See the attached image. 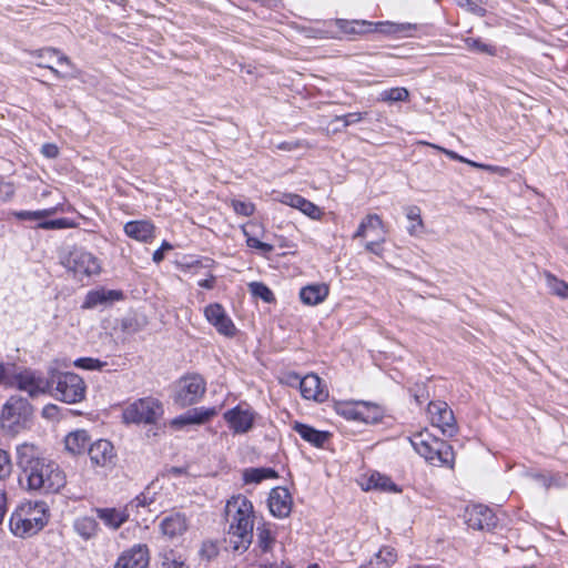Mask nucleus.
Listing matches in <instances>:
<instances>
[{"instance_id":"obj_13","label":"nucleus","mask_w":568,"mask_h":568,"mask_svg":"<svg viewBox=\"0 0 568 568\" xmlns=\"http://www.w3.org/2000/svg\"><path fill=\"white\" fill-rule=\"evenodd\" d=\"M204 315L220 334L225 336H233L235 334V326L222 305L217 303L207 305L204 310Z\"/></svg>"},{"instance_id":"obj_18","label":"nucleus","mask_w":568,"mask_h":568,"mask_svg":"<svg viewBox=\"0 0 568 568\" xmlns=\"http://www.w3.org/2000/svg\"><path fill=\"white\" fill-rule=\"evenodd\" d=\"M301 394L305 399L324 402L328 397L327 390L322 386L316 374H308L300 379Z\"/></svg>"},{"instance_id":"obj_31","label":"nucleus","mask_w":568,"mask_h":568,"mask_svg":"<svg viewBox=\"0 0 568 568\" xmlns=\"http://www.w3.org/2000/svg\"><path fill=\"white\" fill-rule=\"evenodd\" d=\"M74 530L79 536L83 539H91L97 535L98 531V523L92 517H81L74 521Z\"/></svg>"},{"instance_id":"obj_56","label":"nucleus","mask_w":568,"mask_h":568,"mask_svg":"<svg viewBox=\"0 0 568 568\" xmlns=\"http://www.w3.org/2000/svg\"><path fill=\"white\" fill-rule=\"evenodd\" d=\"M483 170H486V171H489L493 173H497L500 176H508V174L510 173V170L507 168L495 166V165H490V164H484Z\"/></svg>"},{"instance_id":"obj_6","label":"nucleus","mask_w":568,"mask_h":568,"mask_svg":"<svg viewBox=\"0 0 568 568\" xmlns=\"http://www.w3.org/2000/svg\"><path fill=\"white\" fill-rule=\"evenodd\" d=\"M32 406L26 398L11 396L1 409V427L10 434H17L27 427L32 417Z\"/></svg>"},{"instance_id":"obj_34","label":"nucleus","mask_w":568,"mask_h":568,"mask_svg":"<svg viewBox=\"0 0 568 568\" xmlns=\"http://www.w3.org/2000/svg\"><path fill=\"white\" fill-rule=\"evenodd\" d=\"M366 490L378 489L383 491H398L396 485L386 476L378 473L372 474L365 487Z\"/></svg>"},{"instance_id":"obj_16","label":"nucleus","mask_w":568,"mask_h":568,"mask_svg":"<svg viewBox=\"0 0 568 568\" xmlns=\"http://www.w3.org/2000/svg\"><path fill=\"white\" fill-rule=\"evenodd\" d=\"M33 55L42 60L41 62L38 63L39 67L50 69L59 78H65L70 73L68 71H59L58 69L50 65L48 62L50 60H52L53 58H57L58 63L60 65H65L69 69H73V64L70 61V59L65 54L60 52L58 49L43 48V49L34 51Z\"/></svg>"},{"instance_id":"obj_21","label":"nucleus","mask_w":568,"mask_h":568,"mask_svg":"<svg viewBox=\"0 0 568 568\" xmlns=\"http://www.w3.org/2000/svg\"><path fill=\"white\" fill-rule=\"evenodd\" d=\"M278 201L285 205L300 210L313 220H318L322 216V210L317 205L298 194L283 193Z\"/></svg>"},{"instance_id":"obj_50","label":"nucleus","mask_w":568,"mask_h":568,"mask_svg":"<svg viewBox=\"0 0 568 568\" xmlns=\"http://www.w3.org/2000/svg\"><path fill=\"white\" fill-rule=\"evenodd\" d=\"M458 4L463 8H466L468 11L477 14V16H480L483 17L486 12V10L484 8H481L480 6L476 4L474 1L471 0H457Z\"/></svg>"},{"instance_id":"obj_49","label":"nucleus","mask_w":568,"mask_h":568,"mask_svg":"<svg viewBox=\"0 0 568 568\" xmlns=\"http://www.w3.org/2000/svg\"><path fill=\"white\" fill-rule=\"evenodd\" d=\"M14 194V187L11 183L4 182L0 179V202H8Z\"/></svg>"},{"instance_id":"obj_17","label":"nucleus","mask_w":568,"mask_h":568,"mask_svg":"<svg viewBox=\"0 0 568 568\" xmlns=\"http://www.w3.org/2000/svg\"><path fill=\"white\" fill-rule=\"evenodd\" d=\"M149 565V550L144 545H138L123 552L114 568H146Z\"/></svg>"},{"instance_id":"obj_35","label":"nucleus","mask_w":568,"mask_h":568,"mask_svg":"<svg viewBox=\"0 0 568 568\" xmlns=\"http://www.w3.org/2000/svg\"><path fill=\"white\" fill-rule=\"evenodd\" d=\"M409 98V91L406 88H392L379 93L377 100L387 103L404 102Z\"/></svg>"},{"instance_id":"obj_14","label":"nucleus","mask_w":568,"mask_h":568,"mask_svg":"<svg viewBox=\"0 0 568 568\" xmlns=\"http://www.w3.org/2000/svg\"><path fill=\"white\" fill-rule=\"evenodd\" d=\"M292 496L284 487L273 488L268 496V508L273 516L285 518L292 510Z\"/></svg>"},{"instance_id":"obj_40","label":"nucleus","mask_w":568,"mask_h":568,"mask_svg":"<svg viewBox=\"0 0 568 568\" xmlns=\"http://www.w3.org/2000/svg\"><path fill=\"white\" fill-rule=\"evenodd\" d=\"M251 292L254 296L262 298L264 302L274 301L272 291L263 283L253 282L250 284Z\"/></svg>"},{"instance_id":"obj_23","label":"nucleus","mask_w":568,"mask_h":568,"mask_svg":"<svg viewBox=\"0 0 568 568\" xmlns=\"http://www.w3.org/2000/svg\"><path fill=\"white\" fill-rule=\"evenodd\" d=\"M155 227L146 220L130 221L124 225V233L139 242L148 243L154 239Z\"/></svg>"},{"instance_id":"obj_60","label":"nucleus","mask_w":568,"mask_h":568,"mask_svg":"<svg viewBox=\"0 0 568 568\" xmlns=\"http://www.w3.org/2000/svg\"><path fill=\"white\" fill-rule=\"evenodd\" d=\"M214 282H215L214 276H211L210 278H205V280L200 281V282H199V285H200L201 287H204V288L211 290V288H213V286H214Z\"/></svg>"},{"instance_id":"obj_64","label":"nucleus","mask_w":568,"mask_h":568,"mask_svg":"<svg viewBox=\"0 0 568 568\" xmlns=\"http://www.w3.org/2000/svg\"><path fill=\"white\" fill-rule=\"evenodd\" d=\"M136 503V506H145L146 505V498L145 496H138L134 500Z\"/></svg>"},{"instance_id":"obj_44","label":"nucleus","mask_w":568,"mask_h":568,"mask_svg":"<svg viewBox=\"0 0 568 568\" xmlns=\"http://www.w3.org/2000/svg\"><path fill=\"white\" fill-rule=\"evenodd\" d=\"M74 224L68 219H57L51 221H43L38 224L39 229L43 230H61L72 227Z\"/></svg>"},{"instance_id":"obj_45","label":"nucleus","mask_w":568,"mask_h":568,"mask_svg":"<svg viewBox=\"0 0 568 568\" xmlns=\"http://www.w3.org/2000/svg\"><path fill=\"white\" fill-rule=\"evenodd\" d=\"M74 365L77 367H80L83 369L95 371V369H102L106 365V363L101 362L97 358L82 357V358L77 359L74 362Z\"/></svg>"},{"instance_id":"obj_48","label":"nucleus","mask_w":568,"mask_h":568,"mask_svg":"<svg viewBox=\"0 0 568 568\" xmlns=\"http://www.w3.org/2000/svg\"><path fill=\"white\" fill-rule=\"evenodd\" d=\"M246 244L248 247L257 248L263 253H271L274 250V246L272 244L264 243L253 236H247Z\"/></svg>"},{"instance_id":"obj_25","label":"nucleus","mask_w":568,"mask_h":568,"mask_svg":"<svg viewBox=\"0 0 568 568\" xmlns=\"http://www.w3.org/2000/svg\"><path fill=\"white\" fill-rule=\"evenodd\" d=\"M292 427L305 442H308L315 447H323L329 437V433L317 430L300 422H295Z\"/></svg>"},{"instance_id":"obj_55","label":"nucleus","mask_w":568,"mask_h":568,"mask_svg":"<svg viewBox=\"0 0 568 568\" xmlns=\"http://www.w3.org/2000/svg\"><path fill=\"white\" fill-rule=\"evenodd\" d=\"M200 552L203 557L211 559L212 557H214L217 554V550L213 544L204 542Z\"/></svg>"},{"instance_id":"obj_2","label":"nucleus","mask_w":568,"mask_h":568,"mask_svg":"<svg viewBox=\"0 0 568 568\" xmlns=\"http://www.w3.org/2000/svg\"><path fill=\"white\" fill-rule=\"evenodd\" d=\"M44 503H24L10 517V529L13 535L26 538L36 535L47 524Z\"/></svg>"},{"instance_id":"obj_43","label":"nucleus","mask_w":568,"mask_h":568,"mask_svg":"<svg viewBox=\"0 0 568 568\" xmlns=\"http://www.w3.org/2000/svg\"><path fill=\"white\" fill-rule=\"evenodd\" d=\"M366 114V112H352L344 115H336L333 122H342V128L344 129L351 124L361 122Z\"/></svg>"},{"instance_id":"obj_12","label":"nucleus","mask_w":568,"mask_h":568,"mask_svg":"<svg viewBox=\"0 0 568 568\" xmlns=\"http://www.w3.org/2000/svg\"><path fill=\"white\" fill-rule=\"evenodd\" d=\"M223 417L235 434H245L252 429L255 414L248 406L237 405L225 412Z\"/></svg>"},{"instance_id":"obj_41","label":"nucleus","mask_w":568,"mask_h":568,"mask_svg":"<svg viewBox=\"0 0 568 568\" xmlns=\"http://www.w3.org/2000/svg\"><path fill=\"white\" fill-rule=\"evenodd\" d=\"M548 285L551 292L560 297L568 298V284L556 278L554 275H547Z\"/></svg>"},{"instance_id":"obj_63","label":"nucleus","mask_w":568,"mask_h":568,"mask_svg":"<svg viewBox=\"0 0 568 568\" xmlns=\"http://www.w3.org/2000/svg\"><path fill=\"white\" fill-rule=\"evenodd\" d=\"M166 568H189L186 565H184V562L182 561H176V560H173L172 562L170 564H166Z\"/></svg>"},{"instance_id":"obj_51","label":"nucleus","mask_w":568,"mask_h":568,"mask_svg":"<svg viewBox=\"0 0 568 568\" xmlns=\"http://www.w3.org/2000/svg\"><path fill=\"white\" fill-rule=\"evenodd\" d=\"M172 248H173V246H172L169 242L163 241V243H162L161 247H160V248H158V250L153 253V256H152L153 262H155V263H160V262H162V261H163V258H164V253H165L166 251L172 250Z\"/></svg>"},{"instance_id":"obj_53","label":"nucleus","mask_w":568,"mask_h":568,"mask_svg":"<svg viewBox=\"0 0 568 568\" xmlns=\"http://www.w3.org/2000/svg\"><path fill=\"white\" fill-rule=\"evenodd\" d=\"M41 153L48 159H54L59 154V149L55 144L47 143L42 145Z\"/></svg>"},{"instance_id":"obj_47","label":"nucleus","mask_w":568,"mask_h":568,"mask_svg":"<svg viewBox=\"0 0 568 568\" xmlns=\"http://www.w3.org/2000/svg\"><path fill=\"white\" fill-rule=\"evenodd\" d=\"M232 206L237 214L250 216L254 213V205L250 202L234 200Z\"/></svg>"},{"instance_id":"obj_28","label":"nucleus","mask_w":568,"mask_h":568,"mask_svg":"<svg viewBox=\"0 0 568 568\" xmlns=\"http://www.w3.org/2000/svg\"><path fill=\"white\" fill-rule=\"evenodd\" d=\"M328 286L325 284H313L303 287L300 292L301 301L306 305H317L328 295Z\"/></svg>"},{"instance_id":"obj_10","label":"nucleus","mask_w":568,"mask_h":568,"mask_svg":"<svg viewBox=\"0 0 568 568\" xmlns=\"http://www.w3.org/2000/svg\"><path fill=\"white\" fill-rule=\"evenodd\" d=\"M428 414L432 424L438 427L444 435L454 436L457 432L455 416L453 410L445 402H430L428 404Z\"/></svg>"},{"instance_id":"obj_9","label":"nucleus","mask_w":568,"mask_h":568,"mask_svg":"<svg viewBox=\"0 0 568 568\" xmlns=\"http://www.w3.org/2000/svg\"><path fill=\"white\" fill-rule=\"evenodd\" d=\"M205 390L206 382L201 375H187L179 381L174 400L182 407L190 406L197 403L204 395Z\"/></svg>"},{"instance_id":"obj_38","label":"nucleus","mask_w":568,"mask_h":568,"mask_svg":"<svg viewBox=\"0 0 568 568\" xmlns=\"http://www.w3.org/2000/svg\"><path fill=\"white\" fill-rule=\"evenodd\" d=\"M338 26L339 28L345 32V33H362V32H365V28L366 27H371V23L367 22V21H344V20H341L338 22Z\"/></svg>"},{"instance_id":"obj_61","label":"nucleus","mask_w":568,"mask_h":568,"mask_svg":"<svg viewBox=\"0 0 568 568\" xmlns=\"http://www.w3.org/2000/svg\"><path fill=\"white\" fill-rule=\"evenodd\" d=\"M366 230H367L366 222L362 221L357 231L354 234V237H364L366 235Z\"/></svg>"},{"instance_id":"obj_39","label":"nucleus","mask_w":568,"mask_h":568,"mask_svg":"<svg viewBox=\"0 0 568 568\" xmlns=\"http://www.w3.org/2000/svg\"><path fill=\"white\" fill-rule=\"evenodd\" d=\"M464 41H465L466 48L470 51L486 53L489 55L495 54V49L493 47L481 42L479 39L466 38Z\"/></svg>"},{"instance_id":"obj_46","label":"nucleus","mask_w":568,"mask_h":568,"mask_svg":"<svg viewBox=\"0 0 568 568\" xmlns=\"http://www.w3.org/2000/svg\"><path fill=\"white\" fill-rule=\"evenodd\" d=\"M12 471V463L7 450L0 449V480L6 479Z\"/></svg>"},{"instance_id":"obj_1","label":"nucleus","mask_w":568,"mask_h":568,"mask_svg":"<svg viewBox=\"0 0 568 568\" xmlns=\"http://www.w3.org/2000/svg\"><path fill=\"white\" fill-rule=\"evenodd\" d=\"M225 519L229 525L226 541L230 548L236 552L246 551L253 539L252 503L242 495L232 497L225 506Z\"/></svg>"},{"instance_id":"obj_57","label":"nucleus","mask_w":568,"mask_h":568,"mask_svg":"<svg viewBox=\"0 0 568 568\" xmlns=\"http://www.w3.org/2000/svg\"><path fill=\"white\" fill-rule=\"evenodd\" d=\"M532 478L541 484L546 489H549L552 486L554 478H549L542 474H535Z\"/></svg>"},{"instance_id":"obj_33","label":"nucleus","mask_w":568,"mask_h":568,"mask_svg":"<svg viewBox=\"0 0 568 568\" xmlns=\"http://www.w3.org/2000/svg\"><path fill=\"white\" fill-rule=\"evenodd\" d=\"M243 478L245 483H255L258 484L264 479L268 478H277V473L273 468H247L243 473Z\"/></svg>"},{"instance_id":"obj_15","label":"nucleus","mask_w":568,"mask_h":568,"mask_svg":"<svg viewBox=\"0 0 568 568\" xmlns=\"http://www.w3.org/2000/svg\"><path fill=\"white\" fill-rule=\"evenodd\" d=\"M91 462L100 467H110L115 463L114 447L106 439H99L89 448Z\"/></svg>"},{"instance_id":"obj_36","label":"nucleus","mask_w":568,"mask_h":568,"mask_svg":"<svg viewBox=\"0 0 568 568\" xmlns=\"http://www.w3.org/2000/svg\"><path fill=\"white\" fill-rule=\"evenodd\" d=\"M57 211H58V207H50V209H44V210H39V211H16L12 214L18 220H21V221H27V220L36 221V220H41V219L51 216V215L55 214Z\"/></svg>"},{"instance_id":"obj_32","label":"nucleus","mask_w":568,"mask_h":568,"mask_svg":"<svg viewBox=\"0 0 568 568\" xmlns=\"http://www.w3.org/2000/svg\"><path fill=\"white\" fill-rule=\"evenodd\" d=\"M405 214L407 220L412 222L407 231L412 236H417L423 232L424 222L420 215V209L416 205H409L405 207Z\"/></svg>"},{"instance_id":"obj_54","label":"nucleus","mask_w":568,"mask_h":568,"mask_svg":"<svg viewBox=\"0 0 568 568\" xmlns=\"http://www.w3.org/2000/svg\"><path fill=\"white\" fill-rule=\"evenodd\" d=\"M428 397H429V394L426 390L425 386H419V385L415 386V388H414V398L417 402V404H422Z\"/></svg>"},{"instance_id":"obj_11","label":"nucleus","mask_w":568,"mask_h":568,"mask_svg":"<svg viewBox=\"0 0 568 568\" xmlns=\"http://www.w3.org/2000/svg\"><path fill=\"white\" fill-rule=\"evenodd\" d=\"M13 387L28 393L30 397H38L39 395L45 394L50 387L48 379H44L36 372L24 369L17 372L14 377Z\"/></svg>"},{"instance_id":"obj_26","label":"nucleus","mask_w":568,"mask_h":568,"mask_svg":"<svg viewBox=\"0 0 568 568\" xmlns=\"http://www.w3.org/2000/svg\"><path fill=\"white\" fill-rule=\"evenodd\" d=\"M123 297V293L121 291L114 290H98L91 291L88 293L85 301L83 303L84 308H93L98 305H104L112 303L114 301H120Z\"/></svg>"},{"instance_id":"obj_27","label":"nucleus","mask_w":568,"mask_h":568,"mask_svg":"<svg viewBox=\"0 0 568 568\" xmlns=\"http://www.w3.org/2000/svg\"><path fill=\"white\" fill-rule=\"evenodd\" d=\"M397 560V554L389 546L382 547L366 564L359 568H389Z\"/></svg>"},{"instance_id":"obj_19","label":"nucleus","mask_w":568,"mask_h":568,"mask_svg":"<svg viewBox=\"0 0 568 568\" xmlns=\"http://www.w3.org/2000/svg\"><path fill=\"white\" fill-rule=\"evenodd\" d=\"M217 414L216 408H204L199 407L191 410H187L183 415L175 417L172 419L171 425L176 428L184 427L186 425L192 424H204L205 422L210 420L213 416Z\"/></svg>"},{"instance_id":"obj_30","label":"nucleus","mask_w":568,"mask_h":568,"mask_svg":"<svg viewBox=\"0 0 568 568\" xmlns=\"http://www.w3.org/2000/svg\"><path fill=\"white\" fill-rule=\"evenodd\" d=\"M98 517L110 528L118 529L128 519L125 511L115 508H99L97 509Z\"/></svg>"},{"instance_id":"obj_24","label":"nucleus","mask_w":568,"mask_h":568,"mask_svg":"<svg viewBox=\"0 0 568 568\" xmlns=\"http://www.w3.org/2000/svg\"><path fill=\"white\" fill-rule=\"evenodd\" d=\"M161 530L169 538L182 536L187 529V519L180 513L171 514L161 521Z\"/></svg>"},{"instance_id":"obj_37","label":"nucleus","mask_w":568,"mask_h":568,"mask_svg":"<svg viewBox=\"0 0 568 568\" xmlns=\"http://www.w3.org/2000/svg\"><path fill=\"white\" fill-rule=\"evenodd\" d=\"M17 372L18 369L14 364L0 363V385L6 387H13Z\"/></svg>"},{"instance_id":"obj_3","label":"nucleus","mask_w":568,"mask_h":568,"mask_svg":"<svg viewBox=\"0 0 568 568\" xmlns=\"http://www.w3.org/2000/svg\"><path fill=\"white\" fill-rule=\"evenodd\" d=\"M409 440L416 453L429 464L453 467L454 452L452 446L433 436L427 429L414 434Z\"/></svg>"},{"instance_id":"obj_59","label":"nucleus","mask_w":568,"mask_h":568,"mask_svg":"<svg viewBox=\"0 0 568 568\" xmlns=\"http://www.w3.org/2000/svg\"><path fill=\"white\" fill-rule=\"evenodd\" d=\"M442 152H444L447 156H449L452 160H456V161H459V162H463L466 161L465 158H463L462 155L457 154L456 152L454 151H450V150H446V149H443V148H438Z\"/></svg>"},{"instance_id":"obj_29","label":"nucleus","mask_w":568,"mask_h":568,"mask_svg":"<svg viewBox=\"0 0 568 568\" xmlns=\"http://www.w3.org/2000/svg\"><path fill=\"white\" fill-rule=\"evenodd\" d=\"M90 442V437L88 433L83 429H79L70 433L65 439L64 445L65 449L72 454H80L85 450L88 444Z\"/></svg>"},{"instance_id":"obj_62","label":"nucleus","mask_w":568,"mask_h":568,"mask_svg":"<svg viewBox=\"0 0 568 568\" xmlns=\"http://www.w3.org/2000/svg\"><path fill=\"white\" fill-rule=\"evenodd\" d=\"M384 242V239H382L379 242H368L365 245V248L369 252H373L375 254H378L376 247L379 245V243Z\"/></svg>"},{"instance_id":"obj_4","label":"nucleus","mask_w":568,"mask_h":568,"mask_svg":"<svg viewBox=\"0 0 568 568\" xmlns=\"http://www.w3.org/2000/svg\"><path fill=\"white\" fill-rule=\"evenodd\" d=\"M23 479L30 490H38L42 494L58 493L67 484L65 474L59 465L47 460L36 464L30 471L22 476L21 481Z\"/></svg>"},{"instance_id":"obj_42","label":"nucleus","mask_w":568,"mask_h":568,"mask_svg":"<svg viewBox=\"0 0 568 568\" xmlns=\"http://www.w3.org/2000/svg\"><path fill=\"white\" fill-rule=\"evenodd\" d=\"M274 538L268 529L257 528V545L263 552L271 550Z\"/></svg>"},{"instance_id":"obj_58","label":"nucleus","mask_w":568,"mask_h":568,"mask_svg":"<svg viewBox=\"0 0 568 568\" xmlns=\"http://www.w3.org/2000/svg\"><path fill=\"white\" fill-rule=\"evenodd\" d=\"M6 505H7L6 493L2 489H0V524L2 523L6 511H7Z\"/></svg>"},{"instance_id":"obj_7","label":"nucleus","mask_w":568,"mask_h":568,"mask_svg":"<svg viewBox=\"0 0 568 568\" xmlns=\"http://www.w3.org/2000/svg\"><path fill=\"white\" fill-rule=\"evenodd\" d=\"M163 414L162 404L152 397L140 398L123 410V420L134 424H155Z\"/></svg>"},{"instance_id":"obj_5","label":"nucleus","mask_w":568,"mask_h":568,"mask_svg":"<svg viewBox=\"0 0 568 568\" xmlns=\"http://www.w3.org/2000/svg\"><path fill=\"white\" fill-rule=\"evenodd\" d=\"M48 382V392L57 399L74 404L81 402L85 396L84 381L75 373L52 372Z\"/></svg>"},{"instance_id":"obj_22","label":"nucleus","mask_w":568,"mask_h":568,"mask_svg":"<svg viewBox=\"0 0 568 568\" xmlns=\"http://www.w3.org/2000/svg\"><path fill=\"white\" fill-rule=\"evenodd\" d=\"M44 460L39 457V449L33 444L23 443L17 447V464L22 470V476L30 471L36 464H41Z\"/></svg>"},{"instance_id":"obj_52","label":"nucleus","mask_w":568,"mask_h":568,"mask_svg":"<svg viewBox=\"0 0 568 568\" xmlns=\"http://www.w3.org/2000/svg\"><path fill=\"white\" fill-rule=\"evenodd\" d=\"M363 221L366 222L367 229L384 227V223L377 214H368Z\"/></svg>"},{"instance_id":"obj_8","label":"nucleus","mask_w":568,"mask_h":568,"mask_svg":"<svg viewBox=\"0 0 568 568\" xmlns=\"http://www.w3.org/2000/svg\"><path fill=\"white\" fill-rule=\"evenodd\" d=\"M61 264L74 276H90L100 272L98 258L90 252L74 248L61 257Z\"/></svg>"},{"instance_id":"obj_20","label":"nucleus","mask_w":568,"mask_h":568,"mask_svg":"<svg viewBox=\"0 0 568 568\" xmlns=\"http://www.w3.org/2000/svg\"><path fill=\"white\" fill-rule=\"evenodd\" d=\"M467 524L474 529H490L496 525V517L488 507L475 505L468 510Z\"/></svg>"}]
</instances>
